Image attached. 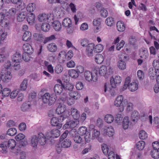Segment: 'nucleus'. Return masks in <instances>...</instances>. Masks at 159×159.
I'll list each match as a JSON object with an SVG mask.
<instances>
[{"label":"nucleus","mask_w":159,"mask_h":159,"mask_svg":"<svg viewBox=\"0 0 159 159\" xmlns=\"http://www.w3.org/2000/svg\"><path fill=\"white\" fill-rule=\"evenodd\" d=\"M138 84L135 82H131L130 78L128 76L125 79V83L122 88V90L124 91L128 87L129 90L131 92L135 91L138 89Z\"/></svg>","instance_id":"f257e3e1"},{"label":"nucleus","mask_w":159,"mask_h":159,"mask_svg":"<svg viewBox=\"0 0 159 159\" xmlns=\"http://www.w3.org/2000/svg\"><path fill=\"white\" fill-rule=\"evenodd\" d=\"M70 136L73 138L74 141L76 143L81 144L84 142V139L75 129H71L70 132Z\"/></svg>","instance_id":"f03ea898"},{"label":"nucleus","mask_w":159,"mask_h":159,"mask_svg":"<svg viewBox=\"0 0 159 159\" xmlns=\"http://www.w3.org/2000/svg\"><path fill=\"white\" fill-rule=\"evenodd\" d=\"M84 76L87 81L91 83L96 82L98 80L97 72L92 73L89 70H86L84 73Z\"/></svg>","instance_id":"7ed1b4c3"},{"label":"nucleus","mask_w":159,"mask_h":159,"mask_svg":"<svg viewBox=\"0 0 159 159\" xmlns=\"http://www.w3.org/2000/svg\"><path fill=\"white\" fill-rule=\"evenodd\" d=\"M56 95H50L48 93H46L42 97V100L44 103H48V105H52L56 101Z\"/></svg>","instance_id":"20e7f679"},{"label":"nucleus","mask_w":159,"mask_h":159,"mask_svg":"<svg viewBox=\"0 0 159 159\" xmlns=\"http://www.w3.org/2000/svg\"><path fill=\"white\" fill-rule=\"evenodd\" d=\"M60 135V131L57 129H54L47 132L46 134L47 139H49L52 143H53L52 139L58 137Z\"/></svg>","instance_id":"39448f33"},{"label":"nucleus","mask_w":159,"mask_h":159,"mask_svg":"<svg viewBox=\"0 0 159 159\" xmlns=\"http://www.w3.org/2000/svg\"><path fill=\"white\" fill-rule=\"evenodd\" d=\"M39 20L41 22L43 21L49 22L53 19V15L51 14H46L45 13L40 14L38 16Z\"/></svg>","instance_id":"423d86ee"},{"label":"nucleus","mask_w":159,"mask_h":159,"mask_svg":"<svg viewBox=\"0 0 159 159\" xmlns=\"http://www.w3.org/2000/svg\"><path fill=\"white\" fill-rule=\"evenodd\" d=\"M121 82V77L120 76H116L114 78L111 77L110 79V83L111 87L115 88Z\"/></svg>","instance_id":"0eeeda50"},{"label":"nucleus","mask_w":159,"mask_h":159,"mask_svg":"<svg viewBox=\"0 0 159 159\" xmlns=\"http://www.w3.org/2000/svg\"><path fill=\"white\" fill-rule=\"evenodd\" d=\"M109 71L108 72L106 66H102L99 69V73L102 76L107 77V75H110L112 73V70L111 68L109 69Z\"/></svg>","instance_id":"6e6552de"},{"label":"nucleus","mask_w":159,"mask_h":159,"mask_svg":"<svg viewBox=\"0 0 159 159\" xmlns=\"http://www.w3.org/2000/svg\"><path fill=\"white\" fill-rule=\"evenodd\" d=\"M86 53L89 57H92L93 55V50H94V44L90 43L88 44L86 47Z\"/></svg>","instance_id":"1a4fd4ad"},{"label":"nucleus","mask_w":159,"mask_h":159,"mask_svg":"<svg viewBox=\"0 0 159 159\" xmlns=\"http://www.w3.org/2000/svg\"><path fill=\"white\" fill-rule=\"evenodd\" d=\"M59 82L61 84H56L54 88V92L57 95L60 94L62 93L63 89L64 88V85L61 81L59 80Z\"/></svg>","instance_id":"9d476101"},{"label":"nucleus","mask_w":159,"mask_h":159,"mask_svg":"<svg viewBox=\"0 0 159 159\" xmlns=\"http://www.w3.org/2000/svg\"><path fill=\"white\" fill-rule=\"evenodd\" d=\"M94 126L93 125H90L89 127L90 129V131H92V136L91 139L93 140L98 138L100 134V132L94 129Z\"/></svg>","instance_id":"9b49d317"},{"label":"nucleus","mask_w":159,"mask_h":159,"mask_svg":"<svg viewBox=\"0 0 159 159\" xmlns=\"http://www.w3.org/2000/svg\"><path fill=\"white\" fill-rule=\"evenodd\" d=\"M12 61L14 62L19 63L22 61L21 55L18 52H16L11 57Z\"/></svg>","instance_id":"f8f14e48"},{"label":"nucleus","mask_w":159,"mask_h":159,"mask_svg":"<svg viewBox=\"0 0 159 159\" xmlns=\"http://www.w3.org/2000/svg\"><path fill=\"white\" fill-rule=\"evenodd\" d=\"M38 137V142H39V143L41 145H44L46 143V141L49 140V139H47L46 136L45 137L44 134L42 133L39 134Z\"/></svg>","instance_id":"ddd939ff"},{"label":"nucleus","mask_w":159,"mask_h":159,"mask_svg":"<svg viewBox=\"0 0 159 159\" xmlns=\"http://www.w3.org/2000/svg\"><path fill=\"white\" fill-rule=\"evenodd\" d=\"M2 73V81L4 82L7 83L10 81L11 78V75L10 72L6 71Z\"/></svg>","instance_id":"4468645a"},{"label":"nucleus","mask_w":159,"mask_h":159,"mask_svg":"<svg viewBox=\"0 0 159 159\" xmlns=\"http://www.w3.org/2000/svg\"><path fill=\"white\" fill-rule=\"evenodd\" d=\"M23 49L25 52V53L28 54H31L33 53V51L31 46L28 43L24 44L23 46Z\"/></svg>","instance_id":"2eb2a0df"},{"label":"nucleus","mask_w":159,"mask_h":159,"mask_svg":"<svg viewBox=\"0 0 159 159\" xmlns=\"http://www.w3.org/2000/svg\"><path fill=\"white\" fill-rule=\"evenodd\" d=\"M78 123L77 119H75V121L71 120L67 122L64 126L66 128H73L76 126Z\"/></svg>","instance_id":"dca6fc26"},{"label":"nucleus","mask_w":159,"mask_h":159,"mask_svg":"<svg viewBox=\"0 0 159 159\" xmlns=\"http://www.w3.org/2000/svg\"><path fill=\"white\" fill-rule=\"evenodd\" d=\"M51 124L53 126H56L57 129H60L62 124L59 123L58 119L57 117H52L51 120Z\"/></svg>","instance_id":"f3484780"},{"label":"nucleus","mask_w":159,"mask_h":159,"mask_svg":"<svg viewBox=\"0 0 159 159\" xmlns=\"http://www.w3.org/2000/svg\"><path fill=\"white\" fill-rule=\"evenodd\" d=\"M131 117L132 121L135 123L139 118V114L137 111H133L131 114Z\"/></svg>","instance_id":"a211bd4d"},{"label":"nucleus","mask_w":159,"mask_h":159,"mask_svg":"<svg viewBox=\"0 0 159 159\" xmlns=\"http://www.w3.org/2000/svg\"><path fill=\"white\" fill-rule=\"evenodd\" d=\"M104 132V133H105L109 137L113 136L114 134V130L111 126L108 127L105 129Z\"/></svg>","instance_id":"6ab92c4d"},{"label":"nucleus","mask_w":159,"mask_h":159,"mask_svg":"<svg viewBox=\"0 0 159 159\" xmlns=\"http://www.w3.org/2000/svg\"><path fill=\"white\" fill-rule=\"evenodd\" d=\"M30 143L31 146L34 147H37L38 143V138L36 135H34L31 137L30 139Z\"/></svg>","instance_id":"aec40b11"},{"label":"nucleus","mask_w":159,"mask_h":159,"mask_svg":"<svg viewBox=\"0 0 159 159\" xmlns=\"http://www.w3.org/2000/svg\"><path fill=\"white\" fill-rule=\"evenodd\" d=\"M124 98L122 95H120L118 96L116 98L114 102V105L116 107L120 106L123 103Z\"/></svg>","instance_id":"412c9836"},{"label":"nucleus","mask_w":159,"mask_h":159,"mask_svg":"<svg viewBox=\"0 0 159 159\" xmlns=\"http://www.w3.org/2000/svg\"><path fill=\"white\" fill-rule=\"evenodd\" d=\"M157 72V70L153 68H150L149 69V75L151 80H153L156 78Z\"/></svg>","instance_id":"4be33fe9"},{"label":"nucleus","mask_w":159,"mask_h":159,"mask_svg":"<svg viewBox=\"0 0 159 159\" xmlns=\"http://www.w3.org/2000/svg\"><path fill=\"white\" fill-rule=\"evenodd\" d=\"M117 29L118 31L120 32L124 31L125 29V26L124 23L121 21H118L116 23Z\"/></svg>","instance_id":"5701e85b"},{"label":"nucleus","mask_w":159,"mask_h":159,"mask_svg":"<svg viewBox=\"0 0 159 159\" xmlns=\"http://www.w3.org/2000/svg\"><path fill=\"white\" fill-rule=\"evenodd\" d=\"M66 109V106L64 105L59 104L56 110V113L58 115L63 113Z\"/></svg>","instance_id":"b1692460"},{"label":"nucleus","mask_w":159,"mask_h":159,"mask_svg":"<svg viewBox=\"0 0 159 159\" xmlns=\"http://www.w3.org/2000/svg\"><path fill=\"white\" fill-rule=\"evenodd\" d=\"M18 10L15 7H13L9 9L7 12V15L9 17H14Z\"/></svg>","instance_id":"393cba45"},{"label":"nucleus","mask_w":159,"mask_h":159,"mask_svg":"<svg viewBox=\"0 0 159 159\" xmlns=\"http://www.w3.org/2000/svg\"><path fill=\"white\" fill-rule=\"evenodd\" d=\"M69 95L70 97L75 100L77 99L80 97V95L78 92L73 90L70 91Z\"/></svg>","instance_id":"a878e982"},{"label":"nucleus","mask_w":159,"mask_h":159,"mask_svg":"<svg viewBox=\"0 0 159 159\" xmlns=\"http://www.w3.org/2000/svg\"><path fill=\"white\" fill-rule=\"evenodd\" d=\"M47 49L49 51L54 52L57 50V47L55 43H51L48 45Z\"/></svg>","instance_id":"bb28decb"},{"label":"nucleus","mask_w":159,"mask_h":159,"mask_svg":"<svg viewBox=\"0 0 159 159\" xmlns=\"http://www.w3.org/2000/svg\"><path fill=\"white\" fill-rule=\"evenodd\" d=\"M52 26L56 31L60 30L61 28V24L58 20L54 21L52 23Z\"/></svg>","instance_id":"cd10ccee"},{"label":"nucleus","mask_w":159,"mask_h":159,"mask_svg":"<svg viewBox=\"0 0 159 159\" xmlns=\"http://www.w3.org/2000/svg\"><path fill=\"white\" fill-rule=\"evenodd\" d=\"M32 36L31 34L29 31H26L24 33L23 35V39L25 41L30 40Z\"/></svg>","instance_id":"c85d7f7f"},{"label":"nucleus","mask_w":159,"mask_h":159,"mask_svg":"<svg viewBox=\"0 0 159 159\" xmlns=\"http://www.w3.org/2000/svg\"><path fill=\"white\" fill-rule=\"evenodd\" d=\"M71 20L68 18H66L63 20L62 25L65 27H70L71 25Z\"/></svg>","instance_id":"c756f323"},{"label":"nucleus","mask_w":159,"mask_h":159,"mask_svg":"<svg viewBox=\"0 0 159 159\" xmlns=\"http://www.w3.org/2000/svg\"><path fill=\"white\" fill-rule=\"evenodd\" d=\"M71 114L75 119H77L80 116V113L75 108L71 109Z\"/></svg>","instance_id":"7c9ffc66"},{"label":"nucleus","mask_w":159,"mask_h":159,"mask_svg":"<svg viewBox=\"0 0 159 159\" xmlns=\"http://www.w3.org/2000/svg\"><path fill=\"white\" fill-rule=\"evenodd\" d=\"M140 57L144 59H146L148 57V50L145 48H144L140 52Z\"/></svg>","instance_id":"2f4dec72"},{"label":"nucleus","mask_w":159,"mask_h":159,"mask_svg":"<svg viewBox=\"0 0 159 159\" xmlns=\"http://www.w3.org/2000/svg\"><path fill=\"white\" fill-rule=\"evenodd\" d=\"M129 122L128 117L127 116L125 117L123 120L122 126L123 128L125 129H127L129 127Z\"/></svg>","instance_id":"473e14b6"},{"label":"nucleus","mask_w":159,"mask_h":159,"mask_svg":"<svg viewBox=\"0 0 159 159\" xmlns=\"http://www.w3.org/2000/svg\"><path fill=\"white\" fill-rule=\"evenodd\" d=\"M27 14L25 12H22L17 17V20L19 22H22L26 18Z\"/></svg>","instance_id":"72a5a7b5"},{"label":"nucleus","mask_w":159,"mask_h":159,"mask_svg":"<svg viewBox=\"0 0 159 159\" xmlns=\"http://www.w3.org/2000/svg\"><path fill=\"white\" fill-rule=\"evenodd\" d=\"M89 131L88 130L87 128L85 126H82L80 127L78 130L79 134L83 136L87 132H89Z\"/></svg>","instance_id":"f704fd0d"},{"label":"nucleus","mask_w":159,"mask_h":159,"mask_svg":"<svg viewBox=\"0 0 159 159\" xmlns=\"http://www.w3.org/2000/svg\"><path fill=\"white\" fill-rule=\"evenodd\" d=\"M36 5L34 3H29L26 7L27 11L31 12L34 11L36 9Z\"/></svg>","instance_id":"c9c22d12"},{"label":"nucleus","mask_w":159,"mask_h":159,"mask_svg":"<svg viewBox=\"0 0 159 159\" xmlns=\"http://www.w3.org/2000/svg\"><path fill=\"white\" fill-rule=\"evenodd\" d=\"M71 141L68 139H65L61 143V146L64 148L69 147L71 144Z\"/></svg>","instance_id":"e433bc0d"},{"label":"nucleus","mask_w":159,"mask_h":159,"mask_svg":"<svg viewBox=\"0 0 159 159\" xmlns=\"http://www.w3.org/2000/svg\"><path fill=\"white\" fill-rule=\"evenodd\" d=\"M95 59L96 62L98 64H101L104 61L103 57L101 54H97Z\"/></svg>","instance_id":"4c0bfd02"},{"label":"nucleus","mask_w":159,"mask_h":159,"mask_svg":"<svg viewBox=\"0 0 159 159\" xmlns=\"http://www.w3.org/2000/svg\"><path fill=\"white\" fill-rule=\"evenodd\" d=\"M16 145V142L15 140L13 139L9 140L8 142L7 147L11 149H14Z\"/></svg>","instance_id":"58836bf2"},{"label":"nucleus","mask_w":159,"mask_h":159,"mask_svg":"<svg viewBox=\"0 0 159 159\" xmlns=\"http://www.w3.org/2000/svg\"><path fill=\"white\" fill-rule=\"evenodd\" d=\"M69 74L72 78H77L79 76V74L75 69H72L69 71Z\"/></svg>","instance_id":"ea45409f"},{"label":"nucleus","mask_w":159,"mask_h":159,"mask_svg":"<svg viewBox=\"0 0 159 159\" xmlns=\"http://www.w3.org/2000/svg\"><path fill=\"white\" fill-rule=\"evenodd\" d=\"M123 105L125 106L127 105V111H130L133 108V105L132 103L128 102L126 100H124L123 101Z\"/></svg>","instance_id":"a19ab883"},{"label":"nucleus","mask_w":159,"mask_h":159,"mask_svg":"<svg viewBox=\"0 0 159 159\" xmlns=\"http://www.w3.org/2000/svg\"><path fill=\"white\" fill-rule=\"evenodd\" d=\"M104 119L105 121L109 124L112 123L114 120L113 116L109 114L106 115Z\"/></svg>","instance_id":"79ce46f5"},{"label":"nucleus","mask_w":159,"mask_h":159,"mask_svg":"<svg viewBox=\"0 0 159 159\" xmlns=\"http://www.w3.org/2000/svg\"><path fill=\"white\" fill-rule=\"evenodd\" d=\"M105 22L107 25L111 26L114 24V19L112 17H109L106 19Z\"/></svg>","instance_id":"37998d69"},{"label":"nucleus","mask_w":159,"mask_h":159,"mask_svg":"<svg viewBox=\"0 0 159 159\" xmlns=\"http://www.w3.org/2000/svg\"><path fill=\"white\" fill-rule=\"evenodd\" d=\"M117 66L119 69L122 70H124L126 68V64L125 62L121 60H120L118 61Z\"/></svg>","instance_id":"c03bdc74"},{"label":"nucleus","mask_w":159,"mask_h":159,"mask_svg":"<svg viewBox=\"0 0 159 159\" xmlns=\"http://www.w3.org/2000/svg\"><path fill=\"white\" fill-rule=\"evenodd\" d=\"M151 155L153 158H159V151L158 150H152L151 152Z\"/></svg>","instance_id":"a18cd8bd"},{"label":"nucleus","mask_w":159,"mask_h":159,"mask_svg":"<svg viewBox=\"0 0 159 159\" xmlns=\"http://www.w3.org/2000/svg\"><path fill=\"white\" fill-rule=\"evenodd\" d=\"M145 146V142L142 140L138 142L136 144V147L139 150H142Z\"/></svg>","instance_id":"49530a36"},{"label":"nucleus","mask_w":159,"mask_h":159,"mask_svg":"<svg viewBox=\"0 0 159 159\" xmlns=\"http://www.w3.org/2000/svg\"><path fill=\"white\" fill-rule=\"evenodd\" d=\"M42 30L44 32H47L50 29V25L48 23H44L42 24L41 26Z\"/></svg>","instance_id":"de8ad7c7"},{"label":"nucleus","mask_w":159,"mask_h":159,"mask_svg":"<svg viewBox=\"0 0 159 159\" xmlns=\"http://www.w3.org/2000/svg\"><path fill=\"white\" fill-rule=\"evenodd\" d=\"M35 16L33 13L28 16L27 19V20L30 24H32L35 21Z\"/></svg>","instance_id":"09e8293b"},{"label":"nucleus","mask_w":159,"mask_h":159,"mask_svg":"<svg viewBox=\"0 0 159 159\" xmlns=\"http://www.w3.org/2000/svg\"><path fill=\"white\" fill-rule=\"evenodd\" d=\"M28 80L26 79H25L21 83L20 85V89L22 91L25 90L27 87Z\"/></svg>","instance_id":"8fccbe9b"},{"label":"nucleus","mask_w":159,"mask_h":159,"mask_svg":"<svg viewBox=\"0 0 159 159\" xmlns=\"http://www.w3.org/2000/svg\"><path fill=\"white\" fill-rule=\"evenodd\" d=\"M31 107V105L29 102L23 103L21 106V109L23 111H26Z\"/></svg>","instance_id":"3c124183"},{"label":"nucleus","mask_w":159,"mask_h":159,"mask_svg":"<svg viewBox=\"0 0 159 159\" xmlns=\"http://www.w3.org/2000/svg\"><path fill=\"white\" fill-rule=\"evenodd\" d=\"M103 49V46L101 44H99L94 46V52L99 53L102 51Z\"/></svg>","instance_id":"603ef678"},{"label":"nucleus","mask_w":159,"mask_h":159,"mask_svg":"<svg viewBox=\"0 0 159 159\" xmlns=\"http://www.w3.org/2000/svg\"><path fill=\"white\" fill-rule=\"evenodd\" d=\"M93 24L94 25L97 26L96 29L98 30L100 27L101 20L100 19H94L93 21Z\"/></svg>","instance_id":"864d4df0"},{"label":"nucleus","mask_w":159,"mask_h":159,"mask_svg":"<svg viewBox=\"0 0 159 159\" xmlns=\"http://www.w3.org/2000/svg\"><path fill=\"white\" fill-rule=\"evenodd\" d=\"M17 133V130L15 128H11L7 131V134L9 135L13 136Z\"/></svg>","instance_id":"5fc2aeb1"},{"label":"nucleus","mask_w":159,"mask_h":159,"mask_svg":"<svg viewBox=\"0 0 159 159\" xmlns=\"http://www.w3.org/2000/svg\"><path fill=\"white\" fill-rule=\"evenodd\" d=\"M11 92V90L9 89L5 88L2 91V96L4 97H8L10 95Z\"/></svg>","instance_id":"6e6d98bb"},{"label":"nucleus","mask_w":159,"mask_h":159,"mask_svg":"<svg viewBox=\"0 0 159 159\" xmlns=\"http://www.w3.org/2000/svg\"><path fill=\"white\" fill-rule=\"evenodd\" d=\"M139 137L141 139H144L148 137L147 133L143 130H141L139 133Z\"/></svg>","instance_id":"4d7b16f0"},{"label":"nucleus","mask_w":159,"mask_h":159,"mask_svg":"<svg viewBox=\"0 0 159 159\" xmlns=\"http://www.w3.org/2000/svg\"><path fill=\"white\" fill-rule=\"evenodd\" d=\"M55 39V36L54 35H52L50 36L45 38L43 41V43L45 44Z\"/></svg>","instance_id":"13d9d810"},{"label":"nucleus","mask_w":159,"mask_h":159,"mask_svg":"<svg viewBox=\"0 0 159 159\" xmlns=\"http://www.w3.org/2000/svg\"><path fill=\"white\" fill-rule=\"evenodd\" d=\"M152 65L154 67L153 69H156L159 73V61L157 60H154L152 62Z\"/></svg>","instance_id":"bf43d9fd"},{"label":"nucleus","mask_w":159,"mask_h":159,"mask_svg":"<svg viewBox=\"0 0 159 159\" xmlns=\"http://www.w3.org/2000/svg\"><path fill=\"white\" fill-rule=\"evenodd\" d=\"M102 149L105 155H107L109 152L107 146L104 143L102 144Z\"/></svg>","instance_id":"052dcab7"},{"label":"nucleus","mask_w":159,"mask_h":159,"mask_svg":"<svg viewBox=\"0 0 159 159\" xmlns=\"http://www.w3.org/2000/svg\"><path fill=\"white\" fill-rule=\"evenodd\" d=\"M63 70V68L60 65H58L56 66L55 68V71L57 74L61 73Z\"/></svg>","instance_id":"680f3d73"},{"label":"nucleus","mask_w":159,"mask_h":159,"mask_svg":"<svg viewBox=\"0 0 159 159\" xmlns=\"http://www.w3.org/2000/svg\"><path fill=\"white\" fill-rule=\"evenodd\" d=\"M84 138L86 142L88 143L91 140L90 131L87 132V133L84 135Z\"/></svg>","instance_id":"e2e57ef3"},{"label":"nucleus","mask_w":159,"mask_h":159,"mask_svg":"<svg viewBox=\"0 0 159 159\" xmlns=\"http://www.w3.org/2000/svg\"><path fill=\"white\" fill-rule=\"evenodd\" d=\"M74 100V99L72 98L66 97L65 101L66 102V103L68 105L71 106L74 104L75 102Z\"/></svg>","instance_id":"0e129e2a"},{"label":"nucleus","mask_w":159,"mask_h":159,"mask_svg":"<svg viewBox=\"0 0 159 159\" xmlns=\"http://www.w3.org/2000/svg\"><path fill=\"white\" fill-rule=\"evenodd\" d=\"M1 26L3 27H7L8 25L9 21L6 18H4L0 23Z\"/></svg>","instance_id":"69168bd1"},{"label":"nucleus","mask_w":159,"mask_h":159,"mask_svg":"<svg viewBox=\"0 0 159 159\" xmlns=\"http://www.w3.org/2000/svg\"><path fill=\"white\" fill-rule=\"evenodd\" d=\"M115 119L117 123L119 124L122 123V121L123 120V116L120 114H117L116 115Z\"/></svg>","instance_id":"338daca9"},{"label":"nucleus","mask_w":159,"mask_h":159,"mask_svg":"<svg viewBox=\"0 0 159 159\" xmlns=\"http://www.w3.org/2000/svg\"><path fill=\"white\" fill-rule=\"evenodd\" d=\"M74 88V86L73 85L70 84H68L65 85H64V89L66 90H68L69 91H72Z\"/></svg>","instance_id":"774afa93"}]
</instances>
